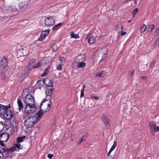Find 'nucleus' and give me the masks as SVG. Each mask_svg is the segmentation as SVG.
<instances>
[{"mask_svg": "<svg viewBox=\"0 0 159 159\" xmlns=\"http://www.w3.org/2000/svg\"><path fill=\"white\" fill-rule=\"evenodd\" d=\"M43 82L48 87L45 89V93L46 96V99H51L52 94L53 90L52 81L47 78H44L43 80Z\"/></svg>", "mask_w": 159, "mask_h": 159, "instance_id": "1", "label": "nucleus"}, {"mask_svg": "<svg viewBox=\"0 0 159 159\" xmlns=\"http://www.w3.org/2000/svg\"><path fill=\"white\" fill-rule=\"evenodd\" d=\"M38 120V118L36 116H31L26 118L24 122V125L27 128L32 127L36 124Z\"/></svg>", "mask_w": 159, "mask_h": 159, "instance_id": "2", "label": "nucleus"}, {"mask_svg": "<svg viewBox=\"0 0 159 159\" xmlns=\"http://www.w3.org/2000/svg\"><path fill=\"white\" fill-rule=\"evenodd\" d=\"M25 91H24L22 93V96H24V95H25ZM24 98V103L26 104H35L34 98L33 96L29 93L27 94L25 97H23Z\"/></svg>", "mask_w": 159, "mask_h": 159, "instance_id": "3", "label": "nucleus"}, {"mask_svg": "<svg viewBox=\"0 0 159 159\" xmlns=\"http://www.w3.org/2000/svg\"><path fill=\"white\" fill-rule=\"evenodd\" d=\"M107 53V49L106 48H102L101 49H99L97 50L94 54V56L98 57H99L101 56L102 57V59L100 60L99 63H100L101 61L104 59L106 58V55Z\"/></svg>", "mask_w": 159, "mask_h": 159, "instance_id": "4", "label": "nucleus"}, {"mask_svg": "<svg viewBox=\"0 0 159 159\" xmlns=\"http://www.w3.org/2000/svg\"><path fill=\"white\" fill-rule=\"evenodd\" d=\"M36 107L35 104L25 105L24 111L25 114L28 115L31 114L36 111Z\"/></svg>", "mask_w": 159, "mask_h": 159, "instance_id": "5", "label": "nucleus"}, {"mask_svg": "<svg viewBox=\"0 0 159 159\" xmlns=\"http://www.w3.org/2000/svg\"><path fill=\"white\" fill-rule=\"evenodd\" d=\"M7 107H7V108L3 112L4 116L6 119L9 120L13 117L14 114L13 112L9 109L11 107L9 105L7 106Z\"/></svg>", "mask_w": 159, "mask_h": 159, "instance_id": "6", "label": "nucleus"}, {"mask_svg": "<svg viewBox=\"0 0 159 159\" xmlns=\"http://www.w3.org/2000/svg\"><path fill=\"white\" fill-rule=\"evenodd\" d=\"M150 129L151 133L154 135V132H157L159 131V127L157 126L156 123L152 121L149 124Z\"/></svg>", "mask_w": 159, "mask_h": 159, "instance_id": "7", "label": "nucleus"}, {"mask_svg": "<svg viewBox=\"0 0 159 159\" xmlns=\"http://www.w3.org/2000/svg\"><path fill=\"white\" fill-rule=\"evenodd\" d=\"M45 25L48 26H51L55 22V20L51 16L46 18L45 20Z\"/></svg>", "mask_w": 159, "mask_h": 159, "instance_id": "8", "label": "nucleus"}, {"mask_svg": "<svg viewBox=\"0 0 159 159\" xmlns=\"http://www.w3.org/2000/svg\"><path fill=\"white\" fill-rule=\"evenodd\" d=\"M49 30L48 29L42 31L41 33L40 36L38 39V40L39 41L43 40L48 36L49 33Z\"/></svg>", "mask_w": 159, "mask_h": 159, "instance_id": "9", "label": "nucleus"}, {"mask_svg": "<svg viewBox=\"0 0 159 159\" xmlns=\"http://www.w3.org/2000/svg\"><path fill=\"white\" fill-rule=\"evenodd\" d=\"M16 148L19 149H21L22 148V146L20 145V143H18L17 142V143L14 144L13 147L7 149V151L8 152H12L15 150Z\"/></svg>", "mask_w": 159, "mask_h": 159, "instance_id": "10", "label": "nucleus"}, {"mask_svg": "<svg viewBox=\"0 0 159 159\" xmlns=\"http://www.w3.org/2000/svg\"><path fill=\"white\" fill-rule=\"evenodd\" d=\"M48 100V99H46V98H45L43 100L42 102H41L40 107V110L36 114L37 116H38L37 118H38V119L41 118L42 117L43 114L45 112V111H44L43 110H42L41 108L43 103L44 102H45L47 101Z\"/></svg>", "mask_w": 159, "mask_h": 159, "instance_id": "11", "label": "nucleus"}, {"mask_svg": "<svg viewBox=\"0 0 159 159\" xmlns=\"http://www.w3.org/2000/svg\"><path fill=\"white\" fill-rule=\"evenodd\" d=\"M86 59V56L84 54H82L78 56L75 60V62H82L84 61Z\"/></svg>", "mask_w": 159, "mask_h": 159, "instance_id": "12", "label": "nucleus"}, {"mask_svg": "<svg viewBox=\"0 0 159 159\" xmlns=\"http://www.w3.org/2000/svg\"><path fill=\"white\" fill-rule=\"evenodd\" d=\"M9 137V134L8 133H4L2 134H0V138L2 140V142H6L7 141Z\"/></svg>", "mask_w": 159, "mask_h": 159, "instance_id": "13", "label": "nucleus"}, {"mask_svg": "<svg viewBox=\"0 0 159 159\" xmlns=\"http://www.w3.org/2000/svg\"><path fill=\"white\" fill-rule=\"evenodd\" d=\"M8 63L7 59L6 57H3L0 63L1 65L4 68L7 66Z\"/></svg>", "mask_w": 159, "mask_h": 159, "instance_id": "14", "label": "nucleus"}, {"mask_svg": "<svg viewBox=\"0 0 159 159\" xmlns=\"http://www.w3.org/2000/svg\"><path fill=\"white\" fill-rule=\"evenodd\" d=\"M102 118V120L104 122L105 125L107 127H108L110 123L109 120L106 116L104 115H103Z\"/></svg>", "mask_w": 159, "mask_h": 159, "instance_id": "15", "label": "nucleus"}, {"mask_svg": "<svg viewBox=\"0 0 159 159\" xmlns=\"http://www.w3.org/2000/svg\"><path fill=\"white\" fill-rule=\"evenodd\" d=\"M17 128H15L12 126V127H10L8 129L7 131L8 132V134H12L15 132H16L17 131Z\"/></svg>", "mask_w": 159, "mask_h": 159, "instance_id": "16", "label": "nucleus"}, {"mask_svg": "<svg viewBox=\"0 0 159 159\" xmlns=\"http://www.w3.org/2000/svg\"><path fill=\"white\" fill-rule=\"evenodd\" d=\"M86 39H87L88 42L91 44L94 43L96 40L95 38L93 36H92L89 38L87 37L86 38Z\"/></svg>", "mask_w": 159, "mask_h": 159, "instance_id": "17", "label": "nucleus"}, {"mask_svg": "<svg viewBox=\"0 0 159 159\" xmlns=\"http://www.w3.org/2000/svg\"><path fill=\"white\" fill-rule=\"evenodd\" d=\"M11 124L12 126V127L15 128H18V123L16 119L14 118L11 121Z\"/></svg>", "mask_w": 159, "mask_h": 159, "instance_id": "18", "label": "nucleus"}, {"mask_svg": "<svg viewBox=\"0 0 159 159\" xmlns=\"http://www.w3.org/2000/svg\"><path fill=\"white\" fill-rule=\"evenodd\" d=\"M106 75V72L104 71L99 72L97 73L96 76L97 77H103Z\"/></svg>", "mask_w": 159, "mask_h": 159, "instance_id": "19", "label": "nucleus"}, {"mask_svg": "<svg viewBox=\"0 0 159 159\" xmlns=\"http://www.w3.org/2000/svg\"><path fill=\"white\" fill-rule=\"evenodd\" d=\"M76 63H77V66L79 68H83L85 67L86 66L85 63L83 61L78 62H76Z\"/></svg>", "mask_w": 159, "mask_h": 159, "instance_id": "20", "label": "nucleus"}, {"mask_svg": "<svg viewBox=\"0 0 159 159\" xmlns=\"http://www.w3.org/2000/svg\"><path fill=\"white\" fill-rule=\"evenodd\" d=\"M17 102L19 107L18 109L19 111H20L23 108V104L21 100L19 98L17 99Z\"/></svg>", "mask_w": 159, "mask_h": 159, "instance_id": "21", "label": "nucleus"}, {"mask_svg": "<svg viewBox=\"0 0 159 159\" xmlns=\"http://www.w3.org/2000/svg\"><path fill=\"white\" fill-rule=\"evenodd\" d=\"M117 145V143L116 141H114L113 143V144L111 147V148L110 149L109 152L108 153V156H110L111 152L113 151V150L115 148Z\"/></svg>", "mask_w": 159, "mask_h": 159, "instance_id": "22", "label": "nucleus"}, {"mask_svg": "<svg viewBox=\"0 0 159 159\" xmlns=\"http://www.w3.org/2000/svg\"><path fill=\"white\" fill-rule=\"evenodd\" d=\"M7 107V106H4L0 104V114H2L5 109L7 108V107Z\"/></svg>", "mask_w": 159, "mask_h": 159, "instance_id": "23", "label": "nucleus"}, {"mask_svg": "<svg viewBox=\"0 0 159 159\" xmlns=\"http://www.w3.org/2000/svg\"><path fill=\"white\" fill-rule=\"evenodd\" d=\"M62 23H59L54 26L52 28L53 30H57L61 26Z\"/></svg>", "mask_w": 159, "mask_h": 159, "instance_id": "24", "label": "nucleus"}, {"mask_svg": "<svg viewBox=\"0 0 159 159\" xmlns=\"http://www.w3.org/2000/svg\"><path fill=\"white\" fill-rule=\"evenodd\" d=\"M116 30L120 33L123 30L122 26L121 24L117 25L116 26Z\"/></svg>", "mask_w": 159, "mask_h": 159, "instance_id": "25", "label": "nucleus"}, {"mask_svg": "<svg viewBox=\"0 0 159 159\" xmlns=\"http://www.w3.org/2000/svg\"><path fill=\"white\" fill-rule=\"evenodd\" d=\"M70 35L71 38H72L79 39L80 38L78 34H75V33L73 32H71Z\"/></svg>", "mask_w": 159, "mask_h": 159, "instance_id": "26", "label": "nucleus"}, {"mask_svg": "<svg viewBox=\"0 0 159 159\" xmlns=\"http://www.w3.org/2000/svg\"><path fill=\"white\" fill-rule=\"evenodd\" d=\"M43 61V60H40L39 62L36 65L34 66V65H32V66L34 68H36L39 67L42 65V62Z\"/></svg>", "mask_w": 159, "mask_h": 159, "instance_id": "27", "label": "nucleus"}, {"mask_svg": "<svg viewBox=\"0 0 159 159\" xmlns=\"http://www.w3.org/2000/svg\"><path fill=\"white\" fill-rule=\"evenodd\" d=\"M24 71V73L22 74L21 76V78L23 79H24L25 77V76L27 75L29 73V70H25Z\"/></svg>", "mask_w": 159, "mask_h": 159, "instance_id": "28", "label": "nucleus"}, {"mask_svg": "<svg viewBox=\"0 0 159 159\" xmlns=\"http://www.w3.org/2000/svg\"><path fill=\"white\" fill-rule=\"evenodd\" d=\"M25 136L17 137V141L18 143H20L23 141V140L25 139Z\"/></svg>", "mask_w": 159, "mask_h": 159, "instance_id": "29", "label": "nucleus"}, {"mask_svg": "<svg viewBox=\"0 0 159 159\" xmlns=\"http://www.w3.org/2000/svg\"><path fill=\"white\" fill-rule=\"evenodd\" d=\"M48 99L47 100V101H48V100H49V102H50V103H48V104H47V105L48 107H47V108L46 110H45V112H46L47 111H48L50 110V109L51 106L52 105V102L50 101V99Z\"/></svg>", "mask_w": 159, "mask_h": 159, "instance_id": "30", "label": "nucleus"}, {"mask_svg": "<svg viewBox=\"0 0 159 159\" xmlns=\"http://www.w3.org/2000/svg\"><path fill=\"white\" fill-rule=\"evenodd\" d=\"M147 26L145 25H142L140 28V30L142 33L144 32L146 30Z\"/></svg>", "mask_w": 159, "mask_h": 159, "instance_id": "31", "label": "nucleus"}, {"mask_svg": "<svg viewBox=\"0 0 159 159\" xmlns=\"http://www.w3.org/2000/svg\"><path fill=\"white\" fill-rule=\"evenodd\" d=\"M25 5V3L23 2H21L18 3V6L20 9H21L24 7Z\"/></svg>", "mask_w": 159, "mask_h": 159, "instance_id": "32", "label": "nucleus"}, {"mask_svg": "<svg viewBox=\"0 0 159 159\" xmlns=\"http://www.w3.org/2000/svg\"><path fill=\"white\" fill-rule=\"evenodd\" d=\"M154 26L153 25H150L148 27V30L151 32L152 30L154 28Z\"/></svg>", "mask_w": 159, "mask_h": 159, "instance_id": "33", "label": "nucleus"}, {"mask_svg": "<svg viewBox=\"0 0 159 159\" xmlns=\"http://www.w3.org/2000/svg\"><path fill=\"white\" fill-rule=\"evenodd\" d=\"M72 67L74 69H76L79 68L77 66V63H76L75 61V62L72 64Z\"/></svg>", "mask_w": 159, "mask_h": 159, "instance_id": "34", "label": "nucleus"}, {"mask_svg": "<svg viewBox=\"0 0 159 159\" xmlns=\"http://www.w3.org/2000/svg\"><path fill=\"white\" fill-rule=\"evenodd\" d=\"M49 71L48 69L46 68L44 71V72L41 75L42 76H44L46 75L48 73V72Z\"/></svg>", "mask_w": 159, "mask_h": 159, "instance_id": "35", "label": "nucleus"}, {"mask_svg": "<svg viewBox=\"0 0 159 159\" xmlns=\"http://www.w3.org/2000/svg\"><path fill=\"white\" fill-rule=\"evenodd\" d=\"M41 82V80H39L37 81L36 85L37 87L40 88L41 87V85H40V83Z\"/></svg>", "mask_w": 159, "mask_h": 159, "instance_id": "36", "label": "nucleus"}, {"mask_svg": "<svg viewBox=\"0 0 159 159\" xmlns=\"http://www.w3.org/2000/svg\"><path fill=\"white\" fill-rule=\"evenodd\" d=\"M59 59L62 63H64L66 61V59L63 57H59Z\"/></svg>", "mask_w": 159, "mask_h": 159, "instance_id": "37", "label": "nucleus"}, {"mask_svg": "<svg viewBox=\"0 0 159 159\" xmlns=\"http://www.w3.org/2000/svg\"><path fill=\"white\" fill-rule=\"evenodd\" d=\"M138 11V9L137 8H135L134 10L133 11V17L134 16Z\"/></svg>", "mask_w": 159, "mask_h": 159, "instance_id": "38", "label": "nucleus"}, {"mask_svg": "<svg viewBox=\"0 0 159 159\" xmlns=\"http://www.w3.org/2000/svg\"><path fill=\"white\" fill-rule=\"evenodd\" d=\"M62 65L61 63L57 67L56 69L58 70H60L61 69Z\"/></svg>", "mask_w": 159, "mask_h": 159, "instance_id": "39", "label": "nucleus"}, {"mask_svg": "<svg viewBox=\"0 0 159 159\" xmlns=\"http://www.w3.org/2000/svg\"><path fill=\"white\" fill-rule=\"evenodd\" d=\"M10 17L9 16H5L3 17H0V19L6 20V19L9 18Z\"/></svg>", "mask_w": 159, "mask_h": 159, "instance_id": "40", "label": "nucleus"}, {"mask_svg": "<svg viewBox=\"0 0 159 159\" xmlns=\"http://www.w3.org/2000/svg\"><path fill=\"white\" fill-rule=\"evenodd\" d=\"M53 156V154H48V157L50 159H51L52 157Z\"/></svg>", "mask_w": 159, "mask_h": 159, "instance_id": "41", "label": "nucleus"}, {"mask_svg": "<svg viewBox=\"0 0 159 159\" xmlns=\"http://www.w3.org/2000/svg\"><path fill=\"white\" fill-rule=\"evenodd\" d=\"M84 89H82L81 91L80 97L81 98L84 96Z\"/></svg>", "mask_w": 159, "mask_h": 159, "instance_id": "42", "label": "nucleus"}, {"mask_svg": "<svg viewBox=\"0 0 159 159\" xmlns=\"http://www.w3.org/2000/svg\"><path fill=\"white\" fill-rule=\"evenodd\" d=\"M35 61V60L34 59H32L31 61H30V64L31 65H33V64H32V63H34Z\"/></svg>", "mask_w": 159, "mask_h": 159, "instance_id": "43", "label": "nucleus"}, {"mask_svg": "<svg viewBox=\"0 0 159 159\" xmlns=\"http://www.w3.org/2000/svg\"><path fill=\"white\" fill-rule=\"evenodd\" d=\"M155 62H156V61H153L151 64H150V66L151 67H153L155 64Z\"/></svg>", "mask_w": 159, "mask_h": 159, "instance_id": "44", "label": "nucleus"}, {"mask_svg": "<svg viewBox=\"0 0 159 159\" xmlns=\"http://www.w3.org/2000/svg\"><path fill=\"white\" fill-rule=\"evenodd\" d=\"M87 134H85L83 136V137L81 138V139H82L83 140V141L84 140H85L87 138Z\"/></svg>", "mask_w": 159, "mask_h": 159, "instance_id": "45", "label": "nucleus"}, {"mask_svg": "<svg viewBox=\"0 0 159 159\" xmlns=\"http://www.w3.org/2000/svg\"><path fill=\"white\" fill-rule=\"evenodd\" d=\"M91 97L92 98H93L95 99H96V100H98L99 99V98L97 96H91Z\"/></svg>", "mask_w": 159, "mask_h": 159, "instance_id": "46", "label": "nucleus"}, {"mask_svg": "<svg viewBox=\"0 0 159 159\" xmlns=\"http://www.w3.org/2000/svg\"><path fill=\"white\" fill-rule=\"evenodd\" d=\"M3 155L2 152L0 151V159H3Z\"/></svg>", "mask_w": 159, "mask_h": 159, "instance_id": "47", "label": "nucleus"}, {"mask_svg": "<svg viewBox=\"0 0 159 159\" xmlns=\"http://www.w3.org/2000/svg\"><path fill=\"white\" fill-rule=\"evenodd\" d=\"M4 142L2 141V140H0V145H1L2 146H4L5 144L3 143Z\"/></svg>", "mask_w": 159, "mask_h": 159, "instance_id": "48", "label": "nucleus"}, {"mask_svg": "<svg viewBox=\"0 0 159 159\" xmlns=\"http://www.w3.org/2000/svg\"><path fill=\"white\" fill-rule=\"evenodd\" d=\"M134 74V70H131L130 72V74L131 76H133Z\"/></svg>", "mask_w": 159, "mask_h": 159, "instance_id": "49", "label": "nucleus"}, {"mask_svg": "<svg viewBox=\"0 0 159 159\" xmlns=\"http://www.w3.org/2000/svg\"><path fill=\"white\" fill-rule=\"evenodd\" d=\"M83 141V140L82 139H80V141H79L78 142V143H77V144H80V143H81V142H82V141Z\"/></svg>", "mask_w": 159, "mask_h": 159, "instance_id": "50", "label": "nucleus"}, {"mask_svg": "<svg viewBox=\"0 0 159 159\" xmlns=\"http://www.w3.org/2000/svg\"><path fill=\"white\" fill-rule=\"evenodd\" d=\"M121 35L122 36L126 34L127 33L125 32H121Z\"/></svg>", "mask_w": 159, "mask_h": 159, "instance_id": "51", "label": "nucleus"}, {"mask_svg": "<svg viewBox=\"0 0 159 159\" xmlns=\"http://www.w3.org/2000/svg\"><path fill=\"white\" fill-rule=\"evenodd\" d=\"M30 1L31 0H28L26 4L27 5H29L30 2Z\"/></svg>", "mask_w": 159, "mask_h": 159, "instance_id": "52", "label": "nucleus"}, {"mask_svg": "<svg viewBox=\"0 0 159 159\" xmlns=\"http://www.w3.org/2000/svg\"><path fill=\"white\" fill-rule=\"evenodd\" d=\"M155 32L158 34L159 33V27L157 28L156 31H155Z\"/></svg>", "mask_w": 159, "mask_h": 159, "instance_id": "53", "label": "nucleus"}, {"mask_svg": "<svg viewBox=\"0 0 159 159\" xmlns=\"http://www.w3.org/2000/svg\"><path fill=\"white\" fill-rule=\"evenodd\" d=\"M143 79H147V77L146 76H142L141 77Z\"/></svg>", "mask_w": 159, "mask_h": 159, "instance_id": "54", "label": "nucleus"}, {"mask_svg": "<svg viewBox=\"0 0 159 159\" xmlns=\"http://www.w3.org/2000/svg\"><path fill=\"white\" fill-rule=\"evenodd\" d=\"M0 123L1 125H4V122L3 121H0Z\"/></svg>", "mask_w": 159, "mask_h": 159, "instance_id": "55", "label": "nucleus"}, {"mask_svg": "<svg viewBox=\"0 0 159 159\" xmlns=\"http://www.w3.org/2000/svg\"><path fill=\"white\" fill-rule=\"evenodd\" d=\"M17 10V9L15 7H14V8H13V10H12V11H16Z\"/></svg>", "mask_w": 159, "mask_h": 159, "instance_id": "56", "label": "nucleus"}, {"mask_svg": "<svg viewBox=\"0 0 159 159\" xmlns=\"http://www.w3.org/2000/svg\"><path fill=\"white\" fill-rule=\"evenodd\" d=\"M85 88V85H83V89H84H84Z\"/></svg>", "mask_w": 159, "mask_h": 159, "instance_id": "57", "label": "nucleus"}, {"mask_svg": "<svg viewBox=\"0 0 159 159\" xmlns=\"http://www.w3.org/2000/svg\"><path fill=\"white\" fill-rule=\"evenodd\" d=\"M138 0H135L134 1V3L136 4Z\"/></svg>", "mask_w": 159, "mask_h": 159, "instance_id": "58", "label": "nucleus"}, {"mask_svg": "<svg viewBox=\"0 0 159 159\" xmlns=\"http://www.w3.org/2000/svg\"><path fill=\"white\" fill-rule=\"evenodd\" d=\"M56 49H57V48H55L54 49H53V50L54 51H56Z\"/></svg>", "mask_w": 159, "mask_h": 159, "instance_id": "59", "label": "nucleus"}, {"mask_svg": "<svg viewBox=\"0 0 159 159\" xmlns=\"http://www.w3.org/2000/svg\"><path fill=\"white\" fill-rule=\"evenodd\" d=\"M131 20H128V22L129 23L131 22Z\"/></svg>", "mask_w": 159, "mask_h": 159, "instance_id": "60", "label": "nucleus"}, {"mask_svg": "<svg viewBox=\"0 0 159 159\" xmlns=\"http://www.w3.org/2000/svg\"><path fill=\"white\" fill-rule=\"evenodd\" d=\"M139 159V158H137V159Z\"/></svg>", "mask_w": 159, "mask_h": 159, "instance_id": "61", "label": "nucleus"}, {"mask_svg": "<svg viewBox=\"0 0 159 159\" xmlns=\"http://www.w3.org/2000/svg\"><path fill=\"white\" fill-rule=\"evenodd\" d=\"M158 127H159V126H158Z\"/></svg>", "mask_w": 159, "mask_h": 159, "instance_id": "62", "label": "nucleus"}]
</instances>
